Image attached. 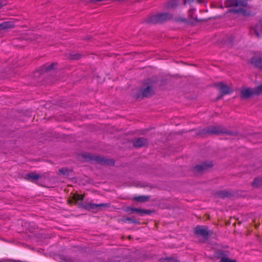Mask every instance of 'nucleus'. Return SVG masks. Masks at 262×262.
Masks as SVG:
<instances>
[{"label":"nucleus","mask_w":262,"mask_h":262,"mask_svg":"<svg viewBox=\"0 0 262 262\" xmlns=\"http://www.w3.org/2000/svg\"><path fill=\"white\" fill-rule=\"evenodd\" d=\"M159 80L157 76H154L144 80L143 88L138 91L133 92L132 95L136 99H143L155 94V88Z\"/></svg>","instance_id":"obj_1"},{"label":"nucleus","mask_w":262,"mask_h":262,"mask_svg":"<svg viewBox=\"0 0 262 262\" xmlns=\"http://www.w3.org/2000/svg\"><path fill=\"white\" fill-rule=\"evenodd\" d=\"M197 135L206 136L208 135H220L225 134L231 136H236L237 133L235 131H230L222 126H209L200 129L197 133Z\"/></svg>","instance_id":"obj_2"},{"label":"nucleus","mask_w":262,"mask_h":262,"mask_svg":"<svg viewBox=\"0 0 262 262\" xmlns=\"http://www.w3.org/2000/svg\"><path fill=\"white\" fill-rule=\"evenodd\" d=\"M82 157L86 161L92 163L108 166L114 165L115 164V161L113 159H107L104 157L93 155L90 153L83 154L82 155Z\"/></svg>","instance_id":"obj_3"},{"label":"nucleus","mask_w":262,"mask_h":262,"mask_svg":"<svg viewBox=\"0 0 262 262\" xmlns=\"http://www.w3.org/2000/svg\"><path fill=\"white\" fill-rule=\"evenodd\" d=\"M172 19V15L170 13L166 12L150 15L146 18L144 21L147 24H161Z\"/></svg>","instance_id":"obj_4"},{"label":"nucleus","mask_w":262,"mask_h":262,"mask_svg":"<svg viewBox=\"0 0 262 262\" xmlns=\"http://www.w3.org/2000/svg\"><path fill=\"white\" fill-rule=\"evenodd\" d=\"M193 233L197 236L202 237L204 241L207 240L209 235L207 227L202 226L195 227L193 230Z\"/></svg>","instance_id":"obj_5"},{"label":"nucleus","mask_w":262,"mask_h":262,"mask_svg":"<svg viewBox=\"0 0 262 262\" xmlns=\"http://www.w3.org/2000/svg\"><path fill=\"white\" fill-rule=\"evenodd\" d=\"M213 164L211 162H205L200 164L195 165L193 167L192 170L194 173H201L204 172L205 170L212 167Z\"/></svg>","instance_id":"obj_6"},{"label":"nucleus","mask_w":262,"mask_h":262,"mask_svg":"<svg viewBox=\"0 0 262 262\" xmlns=\"http://www.w3.org/2000/svg\"><path fill=\"white\" fill-rule=\"evenodd\" d=\"M110 206V203L93 204L88 203L82 205V207L88 210H98L101 209L102 207L108 208Z\"/></svg>","instance_id":"obj_7"},{"label":"nucleus","mask_w":262,"mask_h":262,"mask_svg":"<svg viewBox=\"0 0 262 262\" xmlns=\"http://www.w3.org/2000/svg\"><path fill=\"white\" fill-rule=\"evenodd\" d=\"M225 5L227 7H243L247 6V0H226Z\"/></svg>","instance_id":"obj_8"},{"label":"nucleus","mask_w":262,"mask_h":262,"mask_svg":"<svg viewBox=\"0 0 262 262\" xmlns=\"http://www.w3.org/2000/svg\"><path fill=\"white\" fill-rule=\"evenodd\" d=\"M214 195L221 199L231 198L234 195V193L231 190H223L215 192Z\"/></svg>","instance_id":"obj_9"},{"label":"nucleus","mask_w":262,"mask_h":262,"mask_svg":"<svg viewBox=\"0 0 262 262\" xmlns=\"http://www.w3.org/2000/svg\"><path fill=\"white\" fill-rule=\"evenodd\" d=\"M214 86L219 89L222 95H227L231 93L233 90L226 84L218 82L214 84Z\"/></svg>","instance_id":"obj_10"},{"label":"nucleus","mask_w":262,"mask_h":262,"mask_svg":"<svg viewBox=\"0 0 262 262\" xmlns=\"http://www.w3.org/2000/svg\"><path fill=\"white\" fill-rule=\"evenodd\" d=\"M240 97L242 99H247L254 95L253 88H244L241 90Z\"/></svg>","instance_id":"obj_11"},{"label":"nucleus","mask_w":262,"mask_h":262,"mask_svg":"<svg viewBox=\"0 0 262 262\" xmlns=\"http://www.w3.org/2000/svg\"><path fill=\"white\" fill-rule=\"evenodd\" d=\"M249 63L254 68L262 70V57L253 56L250 59Z\"/></svg>","instance_id":"obj_12"},{"label":"nucleus","mask_w":262,"mask_h":262,"mask_svg":"<svg viewBox=\"0 0 262 262\" xmlns=\"http://www.w3.org/2000/svg\"><path fill=\"white\" fill-rule=\"evenodd\" d=\"M147 144V140L143 137L138 138L133 141V145L134 147L136 148H140L144 146H146Z\"/></svg>","instance_id":"obj_13"},{"label":"nucleus","mask_w":262,"mask_h":262,"mask_svg":"<svg viewBox=\"0 0 262 262\" xmlns=\"http://www.w3.org/2000/svg\"><path fill=\"white\" fill-rule=\"evenodd\" d=\"M41 178L42 175L37 174L35 172H30L26 176V179L32 182H35Z\"/></svg>","instance_id":"obj_14"},{"label":"nucleus","mask_w":262,"mask_h":262,"mask_svg":"<svg viewBox=\"0 0 262 262\" xmlns=\"http://www.w3.org/2000/svg\"><path fill=\"white\" fill-rule=\"evenodd\" d=\"M25 38L24 37L15 38L12 41V44L17 47L21 48L27 45L26 42L21 40Z\"/></svg>","instance_id":"obj_15"},{"label":"nucleus","mask_w":262,"mask_h":262,"mask_svg":"<svg viewBox=\"0 0 262 262\" xmlns=\"http://www.w3.org/2000/svg\"><path fill=\"white\" fill-rule=\"evenodd\" d=\"M252 29H253L256 36L258 38H260L261 35L259 33V31H261L262 32V19L259 20L258 23L256 24Z\"/></svg>","instance_id":"obj_16"},{"label":"nucleus","mask_w":262,"mask_h":262,"mask_svg":"<svg viewBox=\"0 0 262 262\" xmlns=\"http://www.w3.org/2000/svg\"><path fill=\"white\" fill-rule=\"evenodd\" d=\"M14 26L13 21H5L0 24V30L13 28Z\"/></svg>","instance_id":"obj_17"},{"label":"nucleus","mask_w":262,"mask_h":262,"mask_svg":"<svg viewBox=\"0 0 262 262\" xmlns=\"http://www.w3.org/2000/svg\"><path fill=\"white\" fill-rule=\"evenodd\" d=\"M153 212L154 211L150 210L136 208V209L135 210V213L139 214L140 216H143L145 214L149 215Z\"/></svg>","instance_id":"obj_18"},{"label":"nucleus","mask_w":262,"mask_h":262,"mask_svg":"<svg viewBox=\"0 0 262 262\" xmlns=\"http://www.w3.org/2000/svg\"><path fill=\"white\" fill-rule=\"evenodd\" d=\"M253 187L261 188L262 187V178L257 177L254 179V181L252 183Z\"/></svg>","instance_id":"obj_19"},{"label":"nucleus","mask_w":262,"mask_h":262,"mask_svg":"<svg viewBox=\"0 0 262 262\" xmlns=\"http://www.w3.org/2000/svg\"><path fill=\"white\" fill-rule=\"evenodd\" d=\"M56 63L55 62L52 63V64L47 66L45 65L43 66L41 69L40 73H43L45 72H49L54 69V67L56 66Z\"/></svg>","instance_id":"obj_20"},{"label":"nucleus","mask_w":262,"mask_h":262,"mask_svg":"<svg viewBox=\"0 0 262 262\" xmlns=\"http://www.w3.org/2000/svg\"><path fill=\"white\" fill-rule=\"evenodd\" d=\"M149 199V196L140 195L135 196L133 198V200L138 202H145Z\"/></svg>","instance_id":"obj_21"},{"label":"nucleus","mask_w":262,"mask_h":262,"mask_svg":"<svg viewBox=\"0 0 262 262\" xmlns=\"http://www.w3.org/2000/svg\"><path fill=\"white\" fill-rule=\"evenodd\" d=\"M39 37V35H34L30 37L25 38L24 39H21V40L26 42L27 45H28V42L32 41H36Z\"/></svg>","instance_id":"obj_22"},{"label":"nucleus","mask_w":262,"mask_h":262,"mask_svg":"<svg viewBox=\"0 0 262 262\" xmlns=\"http://www.w3.org/2000/svg\"><path fill=\"white\" fill-rule=\"evenodd\" d=\"M72 170L70 169H68L66 167H63L58 170V173H60L61 174H63L64 176H66V177H68L69 176V173L71 172Z\"/></svg>","instance_id":"obj_23"},{"label":"nucleus","mask_w":262,"mask_h":262,"mask_svg":"<svg viewBox=\"0 0 262 262\" xmlns=\"http://www.w3.org/2000/svg\"><path fill=\"white\" fill-rule=\"evenodd\" d=\"M254 95H259L262 94V83L257 86L253 88Z\"/></svg>","instance_id":"obj_24"},{"label":"nucleus","mask_w":262,"mask_h":262,"mask_svg":"<svg viewBox=\"0 0 262 262\" xmlns=\"http://www.w3.org/2000/svg\"><path fill=\"white\" fill-rule=\"evenodd\" d=\"M176 20L177 21H181V22L185 23L186 24L189 25H191V26L194 25V23L193 21L188 20L185 18H183V17L177 18L176 19Z\"/></svg>","instance_id":"obj_25"},{"label":"nucleus","mask_w":262,"mask_h":262,"mask_svg":"<svg viewBox=\"0 0 262 262\" xmlns=\"http://www.w3.org/2000/svg\"><path fill=\"white\" fill-rule=\"evenodd\" d=\"M84 196L80 194H74L71 200H69L68 202L69 203H72V202L75 201L76 202L78 200H83Z\"/></svg>","instance_id":"obj_26"},{"label":"nucleus","mask_w":262,"mask_h":262,"mask_svg":"<svg viewBox=\"0 0 262 262\" xmlns=\"http://www.w3.org/2000/svg\"><path fill=\"white\" fill-rule=\"evenodd\" d=\"M193 13H194V10H190L189 11V14H188V16H189V17L192 19L191 21H193L194 23V24H195V23L196 22H199V21H201V19H198V18L196 17H193Z\"/></svg>","instance_id":"obj_27"},{"label":"nucleus","mask_w":262,"mask_h":262,"mask_svg":"<svg viewBox=\"0 0 262 262\" xmlns=\"http://www.w3.org/2000/svg\"><path fill=\"white\" fill-rule=\"evenodd\" d=\"M217 256L219 258L221 259L222 257H227L228 254L227 252L223 250H219L216 253Z\"/></svg>","instance_id":"obj_28"},{"label":"nucleus","mask_w":262,"mask_h":262,"mask_svg":"<svg viewBox=\"0 0 262 262\" xmlns=\"http://www.w3.org/2000/svg\"><path fill=\"white\" fill-rule=\"evenodd\" d=\"M82 56V54L79 53L71 54L70 55V58L72 60H77L81 58Z\"/></svg>","instance_id":"obj_29"},{"label":"nucleus","mask_w":262,"mask_h":262,"mask_svg":"<svg viewBox=\"0 0 262 262\" xmlns=\"http://www.w3.org/2000/svg\"><path fill=\"white\" fill-rule=\"evenodd\" d=\"M123 222H129L130 223H134V224H139V222L134 219H132V218H130V217H126L125 219H124L123 220Z\"/></svg>","instance_id":"obj_30"},{"label":"nucleus","mask_w":262,"mask_h":262,"mask_svg":"<svg viewBox=\"0 0 262 262\" xmlns=\"http://www.w3.org/2000/svg\"><path fill=\"white\" fill-rule=\"evenodd\" d=\"M219 262H236L235 259H230L227 257H222L221 259Z\"/></svg>","instance_id":"obj_31"},{"label":"nucleus","mask_w":262,"mask_h":262,"mask_svg":"<svg viewBox=\"0 0 262 262\" xmlns=\"http://www.w3.org/2000/svg\"><path fill=\"white\" fill-rule=\"evenodd\" d=\"M164 260H166L167 262H180V261L173 257H165L163 258Z\"/></svg>","instance_id":"obj_32"},{"label":"nucleus","mask_w":262,"mask_h":262,"mask_svg":"<svg viewBox=\"0 0 262 262\" xmlns=\"http://www.w3.org/2000/svg\"><path fill=\"white\" fill-rule=\"evenodd\" d=\"M136 208L132 207H127L125 209V211L128 212L129 214H132L135 213V210Z\"/></svg>","instance_id":"obj_33"},{"label":"nucleus","mask_w":262,"mask_h":262,"mask_svg":"<svg viewBox=\"0 0 262 262\" xmlns=\"http://www.w3.org/2000/svg\"><path fill=\"white\" fill-rule=\"evenodd\" d=\"M177 6V4H176L174 2H169L167 3V8H173V7H175Z\"/></svg>","instance_id":"obj_34"},{"label":"nucleus","mask_w":262,"mask_h":262,"mask_svg":"<svg viewBox=\"0 0 262 262\" xmlns=\"http://www.w3.org/2000/svg\"><path fill=\"white\" fill-rule=\"evenodd\" d=\"M244 11V10L243 9H231V10H229V12H232V13H238L239 12H243Z\"/></svg>","instance_id":"obj_35"},{"label":"nucleus","mask_w":262,"mask_h":262,"mask_svg":"<svg viewBox=\"0 0 262 262\" xmlns=\"http://www.w3.org/2000/svg\"><path fill=\"white\" fill-rule=\"evenodd\" d=\"M62 260L65 262H74V260L71 257H64Z\"/></svg>","instance_id":"obj_36"},{"label":"nucleus","mask_w":262,"mask_h":262,"mask_svg":"<svg viewBox=\"0 0 262 262\" xmlns=\"http://www.w3.org/2000/svg\"><path fill=\"white\" fill-rule=\"evenodd\" d=\"M184 3L186 4L187 3H191L192 2H198V3H201L202 2V0H184Z\"/></svg>","instance_id":"obj_37"},{"label":"nucleus","mask_w":262,"mask_h":262,"mask_svg":"<svg viewBox=\"0 0 262 262\" xmlns=\"http://www.w3.org/2000/svg\"><path fill=\"white\" fill-rule=\"evenodd\" d=\"M224 95H222V94L221 93V94L216 97V100H219L221 99L222 98V97Z\"/></svg>","instance_id":"obj_38"},{"label":"nucleus","mask_w":262,"mask_h":262,"mask_svg":"<svg viewBox=\"0 0 262 262\" xmlns=\"http://www.w3.org/2000/svg\"><path fill=\"white\" fill-rule=\"evenodd\" d=\"M5 3L2 2L1 0H0V9H1L3 6L5 5Z\"/></svg>","instance_id":"obj_39"},{"label":"nucleus","mask_w":262,"mask_h":262,"mask_svg":"<svg viewBox=\"0 0 262 262\" xmlns=\"http://www.w3.org/2000/svg\"><path fill=\"white\" fill-rule=\"evenodd\" d=\"M91 38V36H86L85 38V40H90Z\"/></svg>","instance_id":"obj_40"}]
</instances>
